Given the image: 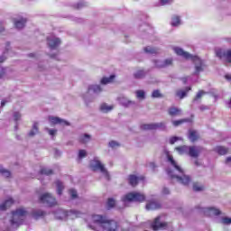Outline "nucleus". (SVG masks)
<instances>
[{
	"label": "nucleus",
	"mask_w": 231,
	"mask_h": 231,
	"mask_svg": "<svg viewBox=\"0 0 231 231\" xmlns=\"http://www.w3.org/2000/svg\"><path fill=\"white\" fill-rule=\"evenodd\" d=\"M196 210L199 213H201L205 216H219V215H221V211L219 209H217L216 208H201L200 206H198L196 208Z\"/></svg>",
	"instance_id": "nucleus-10"
},
{
	"label": "nucleus",
	"mask_w": 231,
	"mask_h": 231,
	"mask_svg": "<svg viewBox=\"0 0 231 231\" xmlns=\"http://www.w3.org/2000/svg\"><path fill=\"white\" fill-rule=\"evenodd\" d=\"M226 80H231V75H226Z\"/></svg>",
	"instance_id": "nucleus-59"
},
{
	"label": "nucleus",
	"mask_w": 231,
	"mask_h": 231,
	"mask_svg": "<svg viewBox=\"0 0 231 231\" xmlns=\"http://www.w3.org/2000/svg\"><path fill=\"white\" fill-rule=\"evenodd\" d=\"M116 202V200H114V199H108L107 202H106V208L107 209H112L113 208H115Z\"/></svg>",
	"instance_id": "nucleus-38"
},
{
	"label": "nucleus",
	"mask_w": 231,
	"mask_h": 231,
	"mask_svg": "<svg viewBox=\"0 0 231 231\" xmlns=\"http://www.w3.org/2000/svg\"><path fill=\"white\" fill-rule=\"evenodd\" d=\"M169 194H170V189L168 188H163L162 195H169Z\"/></svg>",
	"instance_id": "nucleus-55"
},
{
	"label": "nucleus",
	"mask_w": 231,
	"mask_h": 231,
	"mask_svg": "<svg viewBox=\"0 0 231 231\" xmlns=\"http://www.w3.org/2000/svg\"><path fill=\"white\" fill-rule=\"evenodd\" d=\"M169 115L171 116L181 115V108H178V106H170Z\"/></svg>",
	"instance_id": "nucleus-25"
},
{
	"label": "nucleus",
	"mask_w": 231,
	"mask_h": 231,
	"mask_svg": "<svg viewBox=\"0 0 231 231\" xmlns=\"http://www.w3.org/2000/svg\"><path fill=\"white\" fill-rule=\"evenodd\" d=\"M54 215L57 219H66V217L75 219V217H80L82 213H80V211H77L76 209H70L69 211H66L65 209H58Z\"/></svg>",
	"instance_id": "nucleus-6"
},
{
	"label": "nucleus",
	"mask_w": 231,
	"mask_h": 231,
	"mask_svg": "<svg viewBox=\"0 0 231 231\" xmlns=\"http://www.w3.org/2000/svg\"><path fill=\"white\" fill-rule=\"evenodd\" d=\"M40 202H42V204L49 206V208H52L53 206L57 205L56 199L52 197L51 193H44L43 195H41Z\"/></svg>",
	"instance_id": "nucleus-9"
},
{
	"label": "nucleus",
	"mask_w": 231,
	"mask_h": 231,
	"mask_svg": "<svg viewBox=\"0 0 231 231\" xmlns=\"http://www.w3.org/2000/svg\"><path fill=\"white\" fill-rule=\"evenodd\" d=\"M91 140V135L89 134H82L79 135L80 143H88Z\"/></svg>",
	"instance_id": "nucleus-29"
},
{
	"label": "nucleus",
	"mask_w": 231,
	"mask_h": 231,
	"mask_svg": "<svg viewBox=\"0 0 231 231\" xmlns=\"http://www.w3.org/2000/svg\"><path fill=\"white\" fill-rule=\"evenodd\" d=\"M218 221L224 225H229V223H231V218H228V217H222Z\"/></svg>",
	"instance_id": "nucleus-41"
},
{
	"label": "nucleus",
	"mask_w": 231,
	"mask_h": 231,
	"mask_svg": "<svg viewBox=\"0 0 231 231\" xmlns=\"http://www.w3.org/2000/svg\"><path fill=\"white\" fill-rule=\"evenodd\" d=\"M119 103L122 104V106H125V107L126 106H129V104H131V102H129V100H127L125 97L119 98Z\"/></svg>",
	"instance_id": "nucleus-46"
},
{
	"label": "nucleus",
	"mask_w": 231,
	"mask_h": 231,
	"mask_svg": "<svg viewBox=\"0 0 231 231\" xmlns=\"http://www.w3.org/2000/svg\"><path fill=\"white\" fill-rule=\"evenodd\" d=\"M89 166L93 171H101V173L105 176V179L109 180L110 175L98 157H94V159L90 161Z\"/></svg>",
	"instance_id": "nucleus-5"
},
{
	"label": "nucleus",
	"mask_w": 231,
	"mask_h": 231,
	"mask_svg": "<svg viewBox=\"0 0 231 231\" xmlns=\"http://www.w3.org/2000/svg\"><path fill=\"white\" fill-rule=\"evenodd\" d=\"M8 102V100H2L1 102V107H5V104Z\"/></svg>",
	"instance_id": "nucleus-57"
},
{
	"label": "nucleus",
	"mask_w": 231,
	"mask_h": 231,
	"mask_svg": "<svg viewBox=\"0 0 231 231\" xmlns=\"http://www.w3.org/2000/svg\"><path fill=\"white\" fill-rule=\"evenodd\" d=\"M144 51H145V53H150L152 55H153L155 53H159L158 48H152V46H146L144 48Z\"/></svg>",
	"instance_id": "nucleus-27"
},
{
	"label": "nucleus",
	"mask_w": 231,
	"mask_h": 231,
	"mask_svg": "<svg viewBox=\"0 0 231 231\" xmlns=\"http://www.w3.org/2000/svg\"><path fill=\"white\" fill-rule=\"evenodd\" d=\"M5 30L4 26H0V32H3Z\"/></svg>",
	"instance_id": "nucleus-62"
},
{
	"label": "nucleus",
	"mask_w": 231,
	"mask_h": 231,
	"mask_svg": "<svg viewBox=\"0 0 231 231\" xmlns=\"http://www.w3.org/2000/svg\"><path fill=\"white\" fill-rule=\"evenodd\" d=\"M5 69H2L0 72V78H2L5 75Z\"/></svg>",
	"instance_id": "nucleus-58"
},
{
	"label": "nucleus",
	"mask_w": 231,
	"mask_h": 231,
	"mask_svg": "<svg viewBox=\"0 0 231 231\" xmlns=\"http://www.w3.org/2000/svg\"><path fill=\"white\" fill-rule=\"evenodd\" d=\"M217 57H218L221 60H226V62L231 63V50H223L218 48L216 50Z\"/></svg>",
	"instance_id": "nucleus-12"
},
{
	"label": "nucleus",
	"mask_w": 231,
	"mask_h": 231,
	"mask_svg": "<svg viewBox=\"0 0 231 231\" xmlns=\"http://www.w3.org/2000/svg\"><path fill=\"white\" fill-rule=\"evenodd\" d=\"M56 186H57V193L58 195H62V191L64 189V185L60 180L56 181Z\"/></svg>",
	"instance_id": "nucleus-33"
},
{
	"label": "nucleus",
	"mask_w": 231,
	"mask_h": 231,
	"mask_svg": "<svg viewBox=\"0 0 231 231\" xmlns=\"http://www.w3.org/2000/svg\"><path fill=\"white\" fill-rule=\"evenodd\" d=\"M181 139L182 137H179L178 135H173L172 137H170V143L174 144V143Z\"/></svg>",
	"instance_id": "nucleus-44"
},
{
	"label": "nucleus",
	"mask_w": 231,
	"mask_h": 231,
	"mask_svg": "<svg viewBox=\"0 0 231 231\" xmlns=\"http://www.w3.org/2000/svg\"><path fill=\"white\" fill-rule=\"evenodd\" d=\"M39 132V123L34 122L32 130L29 132V135H35Z\"/></svg>",
	"instance_id": "nucleus-30"
},
{
	"label": "nucleus",
	"mask_w": 231,
	"mask_h": 231,
	"mask_svg": "<svg viewBox=\"0 0 231 231\" xmlns=\"http://www.w3.org/2000/svg\"><path fill=\"white\" fill-rule=\"evenodd\" d=\"M140 30H152V26L147 23H143V24L140 26Z\"/></svg>",
	"instance_id": "nucleus-50"
},
{
	"label": "nucleus",
	"mask_w": 231,
	"mask_h": 231,
	"mask_svg": "<svg viewBox=\"0 0 231 231\" xmlns=\"http://www.w3.org/2000/svg\"><path fill=\"white\" fill-rule=\"evenodd\" d=\"M151 226L153 228V230H158L159 228H167L168 224H166V222H162L161 217H157Z\"/></svg>",
	"instance_id": "nucleus-15"
},
{
	"label": "nucleus",
	"mask_w": 231,
	"mask_h": 231,
	"mask_svg": "<svg viewBox=\"0 0 231 231\" xmlns=\"http://www.w3.org/2000/svg\"><path fill=\"white\" fill-rule=\"evenodd\" d=\"M190 79V77H183L181 79L183 84H187V82Z\"/></svg>",
	"instance_id": "nucleus-56"
},
{
	"label": "nucleus",
	"mask_w": 231,
	"mask_h": 231,
	"mask_svg": "<svg viewBox=\"0 0 231 231\" xmlns=\"http://www.w3.org/2000/svg\"><path fill=\"white\" fill-rule=\"evenodd\" d=\"M40 173L41 175H51L53 171L50 168H42Z\"/></svg>",
	"instance_id": "nucleus-39"
},
{
	"label": "nucleus",
	"mask_w": 231,
	"mask_h": 231,
	"mask_svg": "<svg viewBox=\"0 0 231 231\" xmlns=\"http://www.w3.org/2000/svg\"><path fill=\"white\" fill-rule=\"evenodd\" d=\"M190 89L191 88H185V89H179L178 91H176V97H178L179 98H180V100H182L183 98H185V97H187Z\"/></svg>",
	"instance_id": "nucleus-20"
},
{
	"label": "nucleus",
	"mask_w": 231,
	"mask_h": 231,
	"mask_svg": "<svg viewBox=\"0 0 231 231\" xmlns=\"http://www.w3.org/2000/svg\"><path fill=\"white\" fill-rule=\"evenodd\" d=\"M87 155H88L87 150H79V159H83L84 157H87Z\"/></svg>",
	"instance_id": "nucleus-47"
},
{
	"label": "nucleus",
	"mask_w": 231,
	"mask_h": 231,
	"mask_svg": "<svg viewBox=\"0 0 231 231\" xmlns=\"http://www.w3.org/2000/svg\"><path fill=\"white\" fill-rule=\"evenodd\" d=\"M173 0H161V5H171Z\"/></svg>",
	"instance_id": "nucleus-54"
},
{
	"label": "nucleus",
	"mask_w": 231,
	"mask_h": 231,
	"mask_svg": "<svg viewBox=\"0 0 231 231\" xmlns=\"http://www.w3.org/2000/svg\"><path fill=\"white\" fill-rule=\"evenodd\" d=\"M9 48H10V42H6L5 51H4V54L2 55V57H0V66L3 62H5L6 59L5 55L6 53H8Z\"/></svg>",
	"instance_id": "nucleus-34"
},
{
	"label": "nucleus",
	"mask_w": 231,
	"mask_h": 231,
	"mask_svg": "<svg viewBox=\"0 0 231 231\" xmlns=\"http://www.w3.org/2000/svg\"><path fill=\"white\" fill-rule=\"evenodd\" d=\"M144 177H137L136 175H129L128 176V182L131 186H137L140 180H144Z\"/></svg>",
	"instance_id": "nucleus-18"
},
{
	"label": "nucleus",
	"mask_w": 231,
	"mask_h": 231,
	"mask_svg": "<svg viewBox=\"0 0 231 231\" xmlns=\"http://www.w3.org/2000/svg\"><path fill=\"white\" fill-rule=\"evenodd\" d=\"M146 75V71L144 69H139L134 73V78L135 79H143Z\"/></svg>",
	"instance_id": "nucleus-37"
},
{
	"label": "nucleus",
	"mask_w": 231,
	"mask_h": 231,
	"mask_svg": "<svg viewBox=\"0 0 231 231\" xmlns=\"http://www.w3.org/2000/svg\"><path fill=\"white\" fill-rule=\"evenodd\" d=\"M69 195L72 199H75L78 198V193L76 189H69Z\"/></svg>",
	"instance_id": "nucleus-49"
},
{
	"label": "nucleus",
	"mask_w": 231,
	"mask_h": 231,
	"mask_svg": "<svg viewBox=\"0 0 231 231\" xmlns=\"http://www.w3.org/2000/svg\"><path fill=\"white\" fill-rule=\"evenodd\" d=\"M32 215L35 219H40V217H44V216H46V213L42 209H33Z\"/></svg>",
	"instance_id": "nucleus-23"
},
{
	"label": "nucleus",
	"mask_w": 231,
	"mask_h": 231,
	"mask_svg": "<svg viewBox=\"0 0 231 231\" xmlns=\"http://www.w3.org/2000/svg\"><path fill=\"white\" fill-rule=\"evenodd\" d=\"M229 107H231V99H230V102H229Z\"/></svg>",
	"instance_id": "nucleus-64"
},
{
	"label": "nucleus",
	"mask_w": 231,
	"mask_h": 231,
	"mask_svg": "<svg viewBox=\"0 0 231 231\" xmlns=\"http://www.w3.org/2000/svg\"><path fill=\"white\" fill-rule=\"evenodd\" d=\"M27 23V19L24 17H22L21 19H16L14 21V26L15 28L21 29L23 28V26H25Z\"/></svg>",
	"instance_id": "nucleus-22"
},
{
	"label": "nucleus",
	"mask_w": 231,
	"mask_h": 231,
	"mask_svg": "<svg viewBox=\"0 0 231 231\" xmlns=\"http://www.w3.org/2000/svg\"><path fill=\"white\" fill-rule=\"evenodd\" d=\"M173 59H165L164 60H153L155 68H168L171 66Z\"/></svg>",
	"instance_id": "nucleus-14"
},
{
	"label": "nucleus",
	"mask_w": 231,
	"mask_h": 231,
	"mask_svg": "<svg viewBox=\"0 0 231 231\" xmlns=\"http://www.w3.org/2000/svg\"><path fill=\"white\" fill-rule=\"evenodd\" d=\"M226 162H231V157H227Z\"/></svg>",
	"instance_id": "nucleus-60"
},
{
	"label": "nucleus",
	"mask_w": 231,
	"mask_h": 231,
	"mask_svg": "<svg viewBox=\"0 0 231 231\" xmlns=\"http://www.w3.org/2000/svg\"><path fill=\"white\" fill-rule=\"evenodd\" d=\"M142 130H156L157 128H160L161 130H165L166 128V123L160 122V123H148L141 125Z\"/></svg>",
	"instance_id": "nucleus-11"
},
{
	"label": "nucleus",
	"mask_w": 231,
	"mask_h": 231,
	"mask_svg": "<svg viewBox=\"0 0 231 231\" xmlns=\"http://www.w3.org/2000/svg\"><path fill=\"white\" fill-rule=\"evenodd\" d=\"M116 79V75H111L110 77H104L103 79H101V84L103 86H106V84H110L111 82H113V80Z\"/></svg>",
	"instance_id": "nucleus-26"
},
{
	"label": "nucleus",
	"mask_w": 231,
	"mask_h": 231,
	"mask_svg": "<svg viewBox=\"0 0 231 231\" xmlns=\"http://www.w3.org/2000/svg\"><path fill=\"white\" fill-rule=\"evenodd\" d=\"M109 146H111V148H116V146H119V143H117V141H110Z\"/></svg>",
	"instance_id": "nucleus-52"
},
{
	"label": "nucleus",
	"mask_w": 231,
	"mask_h": 231,
	"mask_svg": "<svg viewBox=\"0 0 231 231\" xmlns=\"http://www.w3.org/2000/svg\"><path fill=\"white\" fill-rule=\"evenodd\" d=\"M21 116H22L21 112H14V119L15 121L14 130L18 129V123H17V121H19V119H21Z\"/></svg>",
	"instance_id": "nucleus-36"
},
{
	"label": "nucleus",
	"mask_w": 231,
	"mask_h": 231,
	"mask_svg": "<svg viewBox=\"0 0 231 231\" xmlns=\"http://www.w3.org/2000/svg\"><path fill=\"white\" fill-rule=\"evenodd\" d=\"M113 106L111 105H107V103H102L100 106V110L103 111V113H109V111H112Z\"/></svg>",
	"instance_id": "nucleus-28"
},
{
	"label": "nucleus",
	"mask_w": 231,
	"mask_h": 231,
	"mask_svg": "<svg viewBox=\"0 0 231 231\" xmlns=\"http://www.w3.org/2000/svg\"><path fill=\"white\" fill-rule=\"evenodd\" d=\"M13 204H14L13 199H8L3 204H0V210L5 211L8 208H11V206H13Z\"/></svg>",
	"instance_id": "nucleus-21"
},
{
	"label": "nucleus",
	"mask_w": 231,
	"mask_h": 231,
	"mask_svg": "<svg viewBox=\"0 0 231 231\" xmlns=\"http://www.w3.org/2000/svg\"><path fill=\"white\" fill-rule=\"evenodd\" d=\"M181 21H180V15H173L171 17V25L172 26H179L180 24Z\"/></svg>",
	"instance_id": "nucleus-31"
},
{
	"label": "nucleus",
	"mask_w": 231,
	"mask_h": 231,
	"mask_svg": "<svg viewBox=\"0 0 231 231\" xmlns=\"http://www.w3.org/2000/svg\"><path fill=\"white\" fill-rule=\"evenodd\" d=\"M215 151L220 155H226V153H227L228 152V149L225 146H217V148H215Z\"/></svg>",
	"instance_id": "nucleus-32"
},
{
	"label": "nucleus",
	"mask_w": 231,
	"mask_h": 231,
	"mask_svg": "<svg viewBox=\"0 0 231 231\" xmlns=\"http://www.w3.org/2000/svg\"><path fill=\"white\" fill-rule=\"evenodd\" d=\"M162 208V204L158 202V200H151L146 204V209L149 211H154L155 209H160Z\"/></svg>",
	"instance_id": "nucleus-16"
},
{
	"label": "nucleus",
	"mask_w": 231,
	"mask_h": 231,
	"mask_svg": "<svg viewBox=\"0 0 231 231\" xmlns=\"http://www.w3.org/2000/svg\"><path fill=\"white\" fill-rule=\"evenodd\" d=\"M49 121H51V123L54 125H56L57 123H60V125H69V121H65L64 119L54 116H49Z\"/></svg>",
	"instance_id": "nucleus-19"
},
{
	"label": "nucleus",
	"mask_w": 231,
	"mask_h": 231,
	"mask_svg": "<svg viewBox=\"0 0 231 231\" xmlns=\"http://www.w3.org/2000/svg\"><path fill=\"white\" fill-rule=\"evenodd\" d=\"M168 161L171 162L173 170L171 168L167 169V174L171 179H176L178 182L187 186L190 182V177L189 175H185V171H183L182 168L179 166L178 162L174 161L172 155H168Z\"/></svg>",
	"instance_id": "nucleus-3"
},
{
	"label": "nucleus",
	"mask_w": 231,
	"mask_h": 231,
	"mask_svg": "<svg viewBox=\"0 0 231 231\" xmlns=\"http://www.w3.org/2000/svg\"><path fill=\"white\" fill-rule=\"evenodd\" d=\"M185 121V119H176L174 121H172L174 126H179V125H181V123H183Z\"/></svg>",
	"instance_id": "nucleus-51"
},
{
	"label": "nucleus",
	"mask_w": 231,
	"mask_h": 231,
	"mask_svg": "<svg viewBox=\"0 0 231 231\" xmlns=\"http://www.w3.org/2000/svg\"><path fill=\"white\" fill-rule=\"evenodd\" d=\"M60 42V39L56 37V35H49V37H47V43L49 44V48H51V50H55L58 48Z\"/></svg>",
	"instance_id": "nucleus-13"
},
{
	"label": "nucleus",
	"mask_w": 231,
	"mask_h": 231,
	"mask_svg": "<svg viewBox=\"0 0 231 231\" xmlns=\"http://www.w3.org/2000/svg\"><path fill=\"white\" fill-rule=\"evenodd\" d=\"M88 226L97 231H117L118 224L116 220H108L103 215H91L87 218Z\"/></svg>",
	"instance_id": "nucleus-1"
},
{
	"label": "nucleus",
	"mask_w": 231,
	"mask_h": 231,
	"mask_svg": "<svg viewBox=\"0 0 231 231\" xmlns=\"http://www.w3.org/2000/svg\"><path fill=\"white\" fill-rule=\"evenodd\" d=\"M175 53L177 55H180V57H183L184 59L190 60L194 63V73L193 75H196L199 77L200 73H203L205 71L207 66L205 60L200 59V57H198L197 55H191L189 53V51H185L182 48H180V46H175L173 48Z\"/></svg>",
	"instance_id": "nucleus-2"
},
{
	"label": "nucleus",
	"mask_w": 231,
	"mask_h": 231,
	"mask_svg": "<svg viewBox=\"0 0 231 231\" xmlns=\"http://www.w3.org/2000/svg\"><path fill=\"white\" fill-rule=\"evenodd\" d=\"M199 135L197 132V130H189V139L191 141V143H194L199 139Z\"/></svg>",
	"instance_id": "nucleus-24"
},
{
	"label": "nucleus",
	"mask_w": 231,
	"mask_h": 231,
	"mask_svg": "<svg viewBox=\"0 0 231 231\" xmlns=\"http://www.w3.org/2000/svg\"><path fill=\"white\" fill-rule=\"evenodd\" d=\"M145 199V195L138 192L127 193L122 199L124 204H127L128 202H144Z\"/></svg>",
	"instance_id": "nucleus-8"
},
{
	"label": "nucleus",
	"mask_w": 231,
	"mask_h": 231,
	"mask_svg": "<svg viewBox=\"0 0 231 231\" xmlns=\"http://www.w3.org/2000/svg\"><path fill=\"white\" fill-rule=\"evenodd\" d=\"M203 95H205L204 91H199V93L196 95L195 98L193 99V102H197L200 98H202Z\"/></svg>",
	"instance_id": "nucleus-48"
},
{
	"label": "nucleus",
	"mask_w": 231,
	"mask_h": 231,
	"mask_svg": "<svg viewBox=\"0 0 231 231\" xmlns=\"http://www.w3.org/2000/svg\"><path fill=\"white\" fill-rule=\"evenodd\" d=\"M87 5H88V3L85 0H79V1H77V3H74V7L78 9L83 8L84 6H87Z\"/></svg>",
	"instance_id": "nucleus-35"
},
{
	"label": "nucleus",
	"mask_w": 231,
	"mask_h": 231,
	"mask_svg": "<svg viewBox=\"0 0 231 231\" xmlns=\"http://www.w3.org/2000/svg\"><path fill=\"white\" fill-rule=\"evenodd\" d=\"M162 97L161 91L159 89H155L154 91H152V98H161Z\"/></svg>",
	"instance_id": "nucleus-40"
},
{
	"label": "nucleus",
	"mask_w": 231,
	"mask_h": 231,
	"mask_svg": "<svg viewBox=\"0 0 231 231\" xmlns=\"http://www.w3.org/2000/svg\"><path fill=\"white\" fill-rule=\"evenodd\" d=\"M176 150L179 152V153L180 154L186 153L190 157H199L201 152L200 146H187V145L177 146Z\"/></svg>",
	"instance_id": "nucleus-7"
},
{
	"label": "nucleus",
	"mask_w": 231,
	"mask_h": 231,
	"mask_svg": "<svg viewBox=\"0 0 231 231\" xmlns=\"http://www.w3.org/2000/svg\"><path fill=\"white\" fill-rule=\"evenodd\" d=\"M204 189V187L198 184V183H195L193 184V190L194 191H202Z\"/></svg>",
	"instance_id": "nucleus-45"
},
{
	"label": "nucleus",
	"mask_w": 231,
	"mask_h": 231,
	"mask_svg": "<svg viewBox=\"0 0 231 231\" xmlns=\"http://www.w3.org/2000/svg\"><path fill=\"white\" fill-rule=\"evenodd\" d=\"M136 97H137V98L143 100L145 98L144 91H142V90L136 91Z\"/></svg>",
	"instance_id": "nucleus-43"
},
{
	"label": "nucleus",
	"mask_w": 231,
	"mask_h": 231,
	"mask_svg": "<svg viewBox=\"0 0 231 231\" xmlns=\"http://www.w3.org/2000/svg\"><path fill=\"white\" fill-rule=\"evenodd\" d=\"M30 57H34V53H31V54H30Z\"/></svg>",
	"instance_id": "nucleus-63"
},
{
	"label": "nucleus",
	"mask_w": 231,
	"mask_h": 231,
	"mask_svg": "<svg viewBox=\"0 0 231 231\" xmlns=\"http://www.w3.org/2000/svg\"><path fill=\"white\" fill-rule=\"evenodd\" d=\"M0 173H1L4 177H10V175H11V171H9L8 170H5V168H1V169H0Z\"/></svg>",
	"instance_id": "nucleus-42"
},
{
	"label": "nucleus",
	"mask_w": 231,
	"mask_h": 231,
	"mask_svg": "<svg viewBox=\"0 0 231 231\" xmlns=\"http://www.w3.org/2000/svg\"><path fill=\"white\" fill-rule=\"evenodd\" d=\"M88 93H94L95 95H99L103 91V88L100 85L93 84L91 86H88Z\"/></svg>",
	"instance_id": "nucleus-17"
},
{
	"label": "nucleus",
	"mask_w": 231,
	"mask_h": 231,
	"mask_svg": "<svg viewBox=\"0 0 231 231\" xmlns=\"http://www.w3.org/2000/svg\"><path fill=\"white\" fill-rule=\"evenodd\" d=\"M201 111H204V109H207V106H200Z\"/></svg>",
	"instance_id": "nucleus-61"
},
{
	"label": "nucleus",
	"mask_w": 231,
	"mask_h": 231,
	"mask_svg": "<svg viewBox=\"0 0 231 231\" xmlns=\"http://www.w3.org/2000/svg\"><path fill=\"white\" fill-rule=\"evenodd\" d=\"M47 131L49 132L50 135H55L57 133V130L55 128H47Z\"/></svg>",
	"instance_id": "nucleus-53"
},
{
	"label": "nucleus",
	"mask_w": 231,
	"mask_h": 231,
	"mask_svg": "<svg viewBox=\"0 0 231 231\" xmlns=\"http://www.w3.org/2000/svg\"><path fill=\"white\" fill-rule=\"evenodd\" d=\"M28 215L27 209L24 208H19L15 211H13L10 217V223L13 226H19L23 225L26 216Z\"/></svg>",
	"instance_id": "nucleus-4"
}]
</instances>
